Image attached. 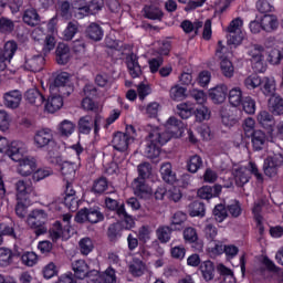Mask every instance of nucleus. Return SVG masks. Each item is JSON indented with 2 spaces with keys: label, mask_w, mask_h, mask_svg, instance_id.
<instances>
[{
  "label": "nucleus",
  "mask_w": 283,
  "mask_h": 283,
  "mask_svg": "<svg viewBox=\"0 0 283 283\" xmlns=\"http://www.w3.org/2000/svg\"><path fill=\"white\" fill-rule=\"evenodd\" d=\"M165 127L166 129L154 127L149 130V134L146 137V147L144 149L146 158H158L160 156V147L167 145V143L182 129V122L176 117H169Z\"/></svg>",
  "instance_id": "1"
},
{
  "label": "nucleus",
  "mask_w": 283,
  "mask_h": 283,
  "mask_svg": "<svg viewBox=\"0 0 283 283\" xmlns=\"http://www.w3.org/2000/svg\"><path fill=\"white\" fill-rule=\"evenodd\" d=\"M0 154H6L11 160H20L22 156L28 154V146L19 140L10 143L8 138L0 136Z\"/></svg>",
  "instance_id": "2"
},
{
  "label": "nucleus",
  "mask_w": 283,
  "mask_h": 283,
  "mask_svg": "<svg viewBox=\"0 0 283 283\" xmlns=\"http://www.w3.org/2000/svg\"><path fill=\"white\" fill-rule=\"evenodd\" d=\"M228 45H242V41L247 39V32L244 31V21L242 18L233 19L226 29Z\"/></svg>",
  "instance_id": "3"
},
{
  "label": "nucleus",
  "mask_w": 283,
  "mask_h": 283,
  "mask_svg": "<svg viewBox=\"0 0 283 283\" xmlns=\"http://www.w3.org/2000/svg\"><path fill=\"white\" fill-rule=\"evenodd\" d=\"M247 54L254 71L259 72L260 74L266 72V62L264 61V46L260 44H252L247 49Z\"/></svg>",
  "instance_id": "4"
},
{
  "label": "nucleus",
  "mask_w": 283,
  "mask_h": 283,
  "mask_svg": "<svg viewBox=\"0 0 283 283\" xmlns=\"http://www.w3.org/2000/svg\"><path fill=\"white\" fill-rule=\"evenodd\" d=\"M45 222H48V212H45L43 209H35L31 211L27 218L28 227L31 229H36V235H43V233H48Z\"/></svg>",
  "instance_id": "5"
},
{
  "label": "nucleus",
  "mask_w": 283,
  "mask_h": 283,
  "mask_svg": "<svg viewBox=\"0 0 283 283\" xmlns=\"http://www.w3.org/2000/svg\"><path fill=\"white\" fill-rule=\"evenodd\" d=\"M72 269L80 280L87 277L88 283H101V274L93 270L90 272V265L83 260H77L72 263Z\"/></svg>",
  "instance_id": "6"
},
{
  "label": "nucleus",
  "mask_w": 283,
  "mask_h": 283,
  "mask_svg": "<svg viewBox=\"0 0 283 283\" xmlns=\"http://www.w3.org/2000/svg\"><path fill=\"white\" fill-rule=\"evenodd\" d=\"M136 138V129L134 126H126V133H117L114 135L112 145L116 151H127L129 143H134Z\"/></svg>",
  "instance_id": "7"
},
{
  "label": "nucleus",
  "mask_w": 283,
  "mask_h": 283,
  "mask_svg": "<svg viewBox=\"0 0 283 283\" xmlns=\"http://www.w3.org/2000/svg\"><path fill=\"white\" fill-rule=\"evenodd\" d=\"M45 66V57L41 54L27 52L20 63L22 70L27 72H41Z\"/></svg>",
  "instance_id": "8"
},
{
  "label": "nucleus",
  "mask_w": 283,
  "mask_h": 283,
  "mask_svg": "<svg viewBox=\"0 0 283 283\" xmlns=\"http://www.w3.org/2000/svg\"><path fill=\"white\" fill-rule=\"evenodd\" d=\"M75 220L80 223L91 222V224H98V222L105 220V216L98 208H84L76 213Z\"/></svg>",
  "instance_id": "9"
},
{
  "label": "nucleus",
  "mask_w": 283,
  "mask_h": 283,
  "mask_svg": "<svg viewBox=\"0 0 283 283\" xmlns=\"http://www.w3.org/2000/svg\"><path fill=\"white\" fill-rule=\"evenodd\" d=\"M54 143V133L50 128H42L34 133L33 145L36 149H45Z\"/></svg>",
  "instance_id": "10"
},
{
  "label": "nucleus",
  "mask_w": 283,
  "mask_h": 283,
  "mask_svg": "<svg viewBox=\"0 0 283 283\" xmlns=\"http://www.w3.org/2000/svg\"><path fill=\"white\" fill-rule=\"evenodd\" d=\"M72 76L67 72H62L56 75L53 85L59 87V93L63 96H70L74 92V86L71 81Z\"/></svg>",
  "instance_id": "11"
},
{
  "label": "nucleus",
  "mask_w": 283,
  "mask_h": 283,
  "mask_svg": "<svg viewBox=\"0 0 283 283\" xmlns=\"http://www.w3.org/2000/svg\"><path fill=\"white\" fill-rule=\"evenodd\" d=\"M19 163L18 174L23 177L32 176L36 171V159L34 157H20L19 160H13Z\"/></svg>",
  "instance_id": "12"
},
{
  "label": "nucleus",
  "mask_w": 283,
  "mask_h": 283,
  "mask_svg": "<svg viewBox=\"0 0 283 283\" xmlns=\"http://www.w3.org/2000/svg\"><path fill=\"white\" fill-rule=\"evenodd\" d=\"M54 163L60 168L65 180H74V178H76V164L65 161L62 157H55Z\"/></svg>",
  "instance_id": "13"
},
{
  "label": "nucleus",
  "mask_w": 283,
  "mask_h": 283,
  "mask_svg": "<svg viewBox=\"0 0 283 283\" xmlns=\"http://www.w3.org/2000/svg\"><path fill=\"white\" fill-rule=\"evenodd\" d=\"M72 232L70 228H65L60 221H55L50 229V237L53 242L59 240H70Z\"/></svg>",
  "instance_id": "14"
},
{
  "label": "nucleus",
  "mask_w": 283,
  "mask_h": 283,
  "mask_svg": "<svg viewBox=\"0 0 283 283\" xmlns=\"http://www.w3.org/2000/svg\"><path fill=\"white\" fill-rule=\"evenodd\" d=\"M132 187L134 189L135 195L138 196L139 198H149V196L154 193L151 187L147 186L145 184V179L143 178L134 179Z\"/></svg>",
  "instance_id": "15"
},
{
  "label": "nucleus",
  "mask_w": 283,
  "mask_h": 283,
  "mask_svg": "<svg viewBox=\"0 0 283 283\" xmlns=\"http://www.w3.org/2000/svg\"><path fill=\"white\" fill-rule=\"evenodd\" d=\"M65 193L64 205H66L71 211H76V209H78V200L74 198L76 191L74 190V187H72V180H66Z\"/></svg>",
  "instance_id": "16"
},
{
  "label": "nucleus",
  "mask_w": 283,
  "mask_h": 283,
  "mask_svg": "<svg viewBox=\"0 0 283 283\" xmlns=\"http://www.w3.org/2000/svg\"><path fill=\"white\" fill-rule=\"evenodd\" d=\"M277 90V84L275 83V77L264 76L261 80L260 91L264 96H276L275 92Z\"/></svg>",
  "instance_id": "17"
},
{
  "label": "nucleus",
  "mask_w": 283,
  "mask_h": 283,
  "mask_svg": "<svg viewBox=\"0 0 283 283\" xmlns=\"http://www.w3.org/2000/svg\"><path fill=\"white\" fill-rule=\"evenodd\" d=\"M222 193V186L214 185L211 186H203L198 190V196L202 200H211V198H218Z\"/></svg>",
  "instance_id": "18"
},
{
  "label": "nucleus",
  "mask_w": 283,
  "mask_h": 283,
  "mask_svg": "<svg viewBox=\"0 0 283 283\" xmlns=\"http://www.w3.org/2000/svg\"><path fill=\"white\" fill-rule=\"evenodd\" d=\"M227 92H229V88L227 87V85L220 84L213 88H210L209 96L213 103L220 104L227 101Z\"/></svg>",
  "instance_id": "19"
},
{
  "label": "nucleus",
  "mask_w": 283,
  "mask_h": 283,
  "mask_svg": "<svg viewBox=\"0 0 283 283\" xmlns=\"http://www.w3.org/2000/svg\"><path fill=\"white\" fill-rule=\"evenodd\" d=\"M3 98H4L6 107H9L10 109H17V107H19V105H21L23 95H21L20 91L14 90V91L6 93Z\"/></svg>",
  "instance_id": "20"
},
{
  "label": "nucleus",
  "mask_w": 283,
  "mask_h": 283,
  "mask_svg": "<svg viewBox=\"0 0 283 283\" xmlns=\"http://www.w3.org/2000/svg\"><path fill=\"white\" fill-rule=\"evenodd\" d=\"M233 176L238 187H244V185L251 180V172L249 171V168L244 166L235 168L233 170Z\"/></svg>",
  "instance_id": "21"
},
{
  "label": "nucleus",
  "mask_w": 283,
  "mask_h": 283,
  "mask_svg": "<svg viewBox=\"0 0 283 283\" xmlns=\"http://www.w3.org/2000/svg\"><path fill=\"white\" fill-rule=\"evenodd\" d=\"M279 25L280 22L277 21V17H275L274 14H265L261 19V28L265 32H275Z\"/></svg>",
  "instance_id": "22"
},
{
  "label": "nucleus",
  "mask_w": 283,
  "mask_h": 283,
  "mask_svg": "<svg viewBox=\"0 0 283 283\" xmlns=\"http://www.w3.org/2000/svg\"><path fill=\"white\" fill-rule=\"evenodd\" d=\"M160 174L164 182H167L168 185H174V182L178 180V177H176V172H174L170 163H164L161 165Z\"/></svg>",
  "instance_id": "23"
},
{
  "label": "nucleus",
  "mask_w": 283,
  "mask_h": 283,
  "mask_svg": "<svg viewBox=\"0 0 283 283\" xmlns=\"http://www.w3.org/2000/svg\"><path fill=\"white\" fill-rule=\"evenodd\" d=\"M23 23L34 28V25H39V21H41V17L39 12L34 8L27 9L22 15Z\"/></svg>",
  "instance_id": "24"
},
{
  "label": "nucleus",
  "mask_w": 283,
  "mask_h": 283,
  "mask_svg": "<svg viewBox=\"0 0 283 283\" xmlns=\"http://www.w3.org/2000/svg\"><path fill=\"white\" fill-rule=\"evenodd\" d=\"M44 107L49 114H55V112H59L63 107V97L61 95L49 97Z\"/></svg>",
  "instance_id": "25"
},
{
  "label": "nucleus",
  "mask_w": 283,
  "mask_h": 283,
  "mask_svg": "<svg viewBox=\"0 0 283 283\" xmlns=\"http://www.w3.org/2000/svg\"><path fill=\"white\" fill-rule=\"evenodd\" d=\"M25 101H28V103L31 105H35V107H41V105H43V101H45V97H43L39 90L31 88L25 93Z\"/></svg>",
  "instance_id": "26"
},
{
  "label": "nucleus",
  "mask_w": 283,
  "mask_h": 283,
  "mask_svg": "<svg viewBox=\"0 0 283 283\" xmlns=\"http://www.w3.org/2000/svg\"><path fill=\"white\" fill-rule=\"evenodd\" d=\"M91 8L92 10H101L103 8V0H93L91 6L73 11L75 18L84 19V17H88Z\"/></svg>",
  "instance_id": "27"
},
{
  "label": "nucleus",
  "mask_w": 283,
  "mask_h": 283,
  "mask_svg": "<svg viewBox=\"0 0 283 283\" xmlns=\"http://www.w3.org/2000/svg\"><path fill=\"white\" fill-rule=\"evenodd\" d=\"M252 147L255 151H262L264 145L266 144V134L262 130H255L252 135Z\"/></svg>",
  "instance_id": "28"
},
{
  "label": "nucleus",
  "mask_w": 283,
  "mask_h": 283,
  "mask_svg": "<svg viewBox=\"0 0 283 283\" xmlns=\"http://www.w3.org/2000/svg\"><path fill=\"white\" fill-rule=\"evenodd\" d=\"M268 107L272 114L280 116L283 114V98L280 95H273L269 99Z\"/></svg>",
  "instance_id": "29"
},
{
  "label": "nucleus",
  "mask_w": 283,
  "mask_h": 283,
  "mask_svg": "<svg viewBox=\"0 0 283 283\" xmlns=\"http://www.w3.org/2000/svg\"><path fill=\"white\" fill-rule=\"evenodd\" d=\"M145 271H147V265L140 259H133L129 265V273L134 275V277H140L145 275Z\"/></svg>",
  "instance_id": "30"
},
{
  "label": "nucleus",
  "mask_w": 283,
  "mask_h": 283,
  "mask_svg": "<svg viewBox=\"0 0 283 283\" xmlns=\"http://www.w3.org/2000/svg\"><path fill=\"white\" fill-rule=\"evenodd\" d=\"M55 54L59 65H66V63L70 61V46L65 44H59Z\"/></svg>",
  "instance_id": "31"
},
{
  "label": "nucleus",
  "mask_w": 283,
  "mask_h": 283,
  "mask_svg": "<svg viewBox=\"0 0 283 283\" xmlns=\"http://www.w3.org/2000/svg\"><path fill=\"white\" fill-rule=\"evenodd\" d=\"M163 10L156 6L144 7V17L150 19L151 21H160L163 19Z\"/></svg>",
  "instance_id": "32"
},
{
  "label": "nucleus",
  "mask_w": 283,
  "mask_h": 283,
  "mask_svg": "<svg viewBox=\"0 0 283 283\" xmlns=\"http://www.w3.org/2000/svg\"><path fill=\"white\" fill-rule=\"evenodd\" d=\"M256 120L264 127V129H271V127L275 125V119H273V116L266 111H261L258 114Z\"/></svg>",
  "instance_id": "33"
},
{
  "label": "nucleus",
  "mask_w": 283,
  "mask_h": 283,
  "mask_svg": "<svg viewBox=\"0 0 283 283\" xmlns=\"http://www.w3.org/2000/svg\"><path fill=\"white\" fill-rule=\"evenodd\" d=\"M228 98L232 107H240L242 105V88L237 86L230 90Z\"/></svg>",
  "instance_id": "34"
},
{
  "label": "nucleus",
  "mask_w": 283,
  "mask_h": 283,
  "mask_svg": "<svg viewBox=\"0 0 283 283\" xmlns=\"http://www.w3.org/2000/svg\"><path fill=\"white\" fill-rule=\"evenodd\" d=\"M156 237L161 244H167L171 240V228L169 226H159L156 230Z\"/></svg>",
  "instance_id": "35"
},
{
  "label": "nucleus",
  "mask_w": 283,
  "mask_h": 283,
  "mask_svg": "<svg viewBox=\"0 0 283 283\" xmlns=\"http://www.w3.org/2000/svg\"><path fill=\"white\" fill-rule=\"evenodd\" d=\"M94 127V119L90 115H85L78 120V129L81 134H90Z\"/></svg>",
  "instance_id": "36"
},
{
  "label": "nucleus",
  "mask_w": 283,
  "mask_h": 283,
  "mask_svg": "<svg viewBox=\"0 0 283 283\" xmlns=\"http://www.w3.org/2000/svg\"><path fill=\"white\" fill-rule=\"evenodd\" d=\"M127 67L129 71L130 76H133V78H138V76H140L142 74V70H140V64H138V59H136V56L132 55L128 60H127Z\"/></svg>",
  "instance_id": "37"
},
{
  "label": "nucleus",
  "mask_w": 283,
  "mask_h": 283,
  "mask_svg": "<svg viewBox=\"0 0 283 283\" xmlns=\"http://www.w3.org/2000/svg\"><path fill=\"white\" fill-rule=\"evenodd\" d=\"M74 129H76V125L69 119L62 120L57 126V130L60 132L61 136H72L74 134Z\"/></svg>",
  "instance_id": "38"
},
{
  "label": "nucleus",
  "mask_w": 283,
  "mask_h": 283,
  "mask_svg": "<svg viewBox=\"0 0 283 283\" xmlns=\"http://www.w3.org/2000/svg\"><path fill=\"white\" fill-rule=\"evenodd\" d=\"M15 190L18 200H21L23 196H28V193H32V187L25 180H18L15 182Z\"/></svg>",
  "instance_id": "39"
},
{
  "label": "nucleus",
  "mask_w": 283,
  "mask_h": 283,
  "mask_svg": "<svg viewBox=\"0 0 283 283\" xmlns=\"http://www.w3.org/2000/svg\"><path fill=\"white\" fill-rule=\"evenodd\" d=\"M52 174H54L52 168H48V167L39 168L33 171L32 180L33 182H41V180H45V178H50Z\"/></svg>",
  "instance_id": "40"
},
{
  "label": "nucleus",
  "mask_w": 283,
  "mask_h": 283,
  "mask_svg": "<svg viewBox=\"0 0 283 283\" xmlns=\"http://www.w3.org/2000/svg\"><path fill=\"white\" fill-rule=\"evenodd\" d=\"M221 72L226 78H232L233 74L235 73V67H233V63L231 60L224 57L221 60L220 63Z\"/></svg>",
  "instance_id": "41"
},
{
  "label": "nucleus",
  "mask_w": 283,
  "mask_h": 283,
  "mask_svg": "<svg viewBox=\"0 0 283 283\" xmlns=\"http://www.w3.org/2000/svg\"><path fill=\"white\" fill-rule=\"evenodd\" d=\"M86 34L88 38L92 39V41H101L103 39V29L101 28V25L92 23L87 28Z\"/></svg>",
  "instance_id": "42"
},
{
  "label": "nucleus",
  "mask_w": 283,
  "mask_h": 283,
  "mask_svg": "<svg viewBox=\"0 0 283 283\" xmlns=\"http://www.w3.org/2000/svg\"><path fill=\"white\" fill-rule=\"evenodd\" d=\"M57 17H62L65 21L72 19V6L67 1H62L57 7Z\"/></svg>",
  "instance_id": "43"
},
{
  "label": "nucleus",
  "mask_w": 283,
  "mask_h": 283,
  "mask_svg": "<svg viewBox=\"0 0 283 283\" xmlns=\"http://www.w3.org/2000/svg\"><path fill=\"white\" fill-rule=\"evenodd\" d=\"M243 84L247 90H256V87H261L262 77H260L258 74H251L245 77Z\"/></svg>",
  "instance_id": "44"
},
{
  "label": "nucleus",
  "mask_w": 283,
  "mask_h": 283,
  "mask_svg": "<svg viewBox=\"0 0 283 283\" xmlns=\"http://www.w3.org/2000/svg\"><path fill=\"white\" fill-rule=\"evenodd\" d=\"M169 94L172 101H185L187 97V88L180 85H175L170 88Z\"/></svg>",
  "instance_id": "45"
},
{
  "label": "nucleus",
  "mask_w": 283,
  "mask_h": 283,
  "mask_svg": "<svg viewBox=\"0 0 283 283\" xmlns=\"http://www.w3.org/2000/svg\"><path fill=\"white\" fill-rule=\"evenodd\" d=\"M82 108L85 109V112H101L103 109V106L101 104L93 102L92 97H84L82 99Z\"/></svg>",
  "instance_id": "46"
},
{
  "label": "nucleus",
  "mask_w": 283,
  "mask_h": 283,
  "mask_svg": "<svg viewBox=\"0 0 283 283\" xmlns=\"http://www.w3.org/2000/svg\"><path fill=\"white\" fill-rule=\"evenodd\" d=\"M201 273H202L203 280H206V282H211V280L213 279V273H214L213 262L205 261L201 264Z\"/></svg>",
  "instance_id": "47"
},
{
  "label": "nucleus",
  "mask_w": 283,
  "mask_h": 283,
  "mask_svg": "<svg viewBox=\"0 0 283 283\" xmlns=\"http://www.w3.org/2000/svg\"><path fill=\"white\" fill-rule=\"evenodd\" d=\"M203 23L202 21H196L195 23H192L189 20H185L181 23V28L184 30V32H186L187 34L195 32V34H198V30H200V28H202Z\"/></svg>",
  "instance_id": "48"
},
{
  "label": "nucleus",
  "mask_w": 283,
  "mask_h": 283,
  "mask_svg": "<svg viewBox=\"0 0 283 283\" xmlns=\"http://www.w3.org/2000/svg\"><path fill=\"white\" fill-rule=\"evenodd\" d=\"M188 211L191 218H197L198 216H205V205L199 201H193L188 206Z\"/></svg>",
  "instance_id": "49"
},
{
  "label": "nucleus",
  "mask_w": 283,
  "mask_h": 283,
  "mask_svg": "<svg viewBox=\"0 0 283 283\" xmlns=\"http://www.w3.org/2000/svg\"><path fill=\"white\" fill-rule=\"evenodd\" d=\"M78 32V22H69L66 29L63 32L65 41H72Z\"/></svg>",
  "instance_id": "50"
},
{
  "label": "nucleus",
  "mask_w": 283,
  "mask_h": 283,
  "mask_svg": "<svg viewBox=\"0 0 283 283\" xmlns=\"http://www.w3.org/2000/svg\"><path fill=\"white\" fill-rule=\"evenodd\" d=\"M283 60V52L280 49H272L268 54V63L270 65H280Z\"/></svg>",
  "instance_id": "51"
},
{
  "label": "nucleus",
  "mask_w": 283,
  "mask_h": 283,
  "mask_svg": "<svg viewBox=\"0 0 283 283\" xmlns=\"http://www.w3.org/2000/svg\"><path fill=\"white\" fill-rule=\"evenodd\" d=\"M202 167V158L198 155L191 156L187 163V168L190 174H196Z\"/></svg>",
  "instance_id": "52"
},
{
  "label": "nucleus",
  "mask_w": 283,
  "mask_h": 283,
  "mask_svg": "<svg viewBox=\"0 0 283 283\" xmlns=\"http://www.w3.org/2000/svg\"><path fill=\"white\" fill-rule=\"evenodd\" d=\"M177 112L180 118H191V114H193V106L191 104L181 103L177 105Z\"/></svg>",
  "instance_id": "53"
},
{
  "label": "nucleus",
  "mask_w": 283,
  "mask_h": 283,
  "mask_svg": "<svg viewBox=\"0 0 283 283\" xmlns=\"http://www.w3.org/2000/svg\"><path fill=\"white\" fill-rule=\"evenodd\" d=\"M78 247L82 255H90L94 250V242H92V239L90 238H83L78 242Z\"/></svg>",
  "instance_id": "54"
},
{
  "label": "nucleus",
  "mask_w": 283,
  "mask_h": 283,
  "mask_svg": "<svg viewBox=\"0 0 283 283\" xmlns=\"http://www.w3.org/2000/svg\"><path fill=\"white\" fill-rule=\"evenodd\" d=\"M17 50H18L17 42L8 41L4 44V49L1 50L2 51V56H6L10 61H12V57L14 56V54H17Z\"/></svg>",
  "instance_id": "55"
},
{
  "label": "nucleus",
  "mask_w": 283,
  "mask_h": 283,
  "mask_svg": "<svg viewBox=\"0 0 283 283\" xmlns=\"http://www.w3.org/2000/svg\"><path fill=\"white\" fill-rule=\"evenodd\" d=\"M14 30V22L6 17L0 18V32L2 34H10Z\"/></svg>",
  "instance_id": "56"
},
{
  "label": "nucleus",
  "mask_w": 283,
  "mask_h": 283,
  "mask_svg": "<svg viewBox=\"0 0 283 283\" xmlns=\"http://www.w3.org/2000/svg\"><path fill=\"white\" fill-rule=\"evenodd\" d=\"M12 262V250L0 248V266H8Z\"/></svg>",
  "instance_id": "57"
},
{
  "label": "nucleus",
  "mask_w": 283,
  "mask_h": 283,
  "mask_svg": "<svg viewBox=\"0 0 283 283\" xmlns=\"http://www.w3.org/2000/svg\"><path fill=\"white\" fill-rule=\"evenodd\" d=\"M217 271L221 274V275H226L224 276V279H223V281L226 282V283H235V277H233V272L229 269V268H227V266H224V264H219L218 266H217Z\"/></svg>",
  "instance_id": "58"
},
{
  "label": "nucleus",
  "mask_w": 283,
  "mask_h": 283,
  "mask_svg": "<svg viewBox=\"0 0 283 283\" xmlns=\"http://www.w3.org/2000/svg\"><path fill=\"white\" fill-rule=\"evenodd\" d=\"M213 216L218 222H224L229 213L227 212V208H224L223 205H217L213 209Z\"/></svg>",
  "instance_id": "59"
},
{
  "label": "nucleus",
  "mask_w": 283,
  "mask_h": 283,
  "mask_svg": "<svg viewBox=\"0 0 283 283\" xmlns=\"http://www.w3.org/2000/svg\"><path fill=\"white\" fill-rule=\"evenodd\" d=\"M137 237L139 242L146 244V242H149V240H151V228H149V226H144L139 228Z\"/></svg>",
  "instance_id": "60"
},
{
  "label": "nucleus",
  "mask_w": 283,
  "mask_h": 283,
  "mask_svg": "<svg viewBox=\"0 0 283 283\" xmlns=\"http://www.w3.org/2000/svg\"><path fill=\"white\" fill-rule=\"evenodd\" d=\"M270 164V167H275L276 169H280L283 165V155L282 154H275L273 156H269L264 160V165Z\"/></svg>",
  "instance_id": "61"
},
{
  "label": "nucleus",
  "mask_w": 283,
  "mask_h": 283,
  "mask_svg": "<svg viewBox=\"0 0 283 283\" xmlns=\"http://www.w3.org/2000/svg\"><path fill=\"white\" fill-rule=\"evenodd\" d=\"M184 239L186 242L193 244V242H198V231L195 228L188 227L184 230Z\"/></svg>",
  "instance_id": "62"
},
{
  "label": "nucleus",
  "mask_w": 283,
  "mask_h": 283,
  "mask_svg": "<svg viewBox=\"0 0 283 283\" xmlns=\"http://www.w3.org/2000/svg\"><path fill=\"white\" fill-rule=\"evenodd\" d=\"M242 103L243 112L245 114H255V99L252 97H244Z\"/></svg>",
  "instance_id": "63"
},
{
  "label": "nucleus",
  "mask_w": 283,
  "mask_h": 283,
  "mask_svg": "<svg viewBox=\"0 0 283 283\" xmlns=\"http://www.w3.org/2000/svg\"><path fill=\"white\" fill-rule=\"evenodd\" d=\"M22 264L25 266H34L36 264L39 258L36 256V253L34 252H25L22 256Z\"/></svg>",
  "instance_id": "64"
}]
</instances>
